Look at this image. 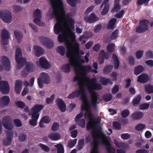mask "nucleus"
<instances>
[{
    "label": "nucleus",
    "instance_id": "39448f33",
    "mask_svg": "<svg viewBox=\"0 0 153 153\" xmlns=\"http://www.w3.org/2000/svg\"><path fill=\"white\" fill-rule=\"evenodd\" d=\"M15 59L18 66L19 68L24 66L25 63L26 70L28 72H33L35 68L34 64L32 62H28L26 63V59L22 57V53L21 50L19 48L16 49L15 53Z\"/></svg>",
    "mask_w": 153,
    "mask_h": 153
},
{
    "label": "nucleus",
    "instance_id": "7ed1b4c3",
    "mask_svg": "<svg viewBox=\"0 0 153 153\" xmlns=\"http://www.w3.org/2000/svg\"><path fill=\"white\" fill-rule=\"evenodd\" d=\"M76 72V75L74 76L73 79L74 82L78 81L77 84L79 86V88L78 90H75L71 93L68 96V98L69 99H73L75 97H77L80 95V99L81 100L82 102L88 100L87 99V97L86 94L85 93L84 89V87L85 85V80L87 82L90 81V78L86 76H83L81 74L82 77L80 78L79 76L77 74Z\"/></svg>",
    "mask_w": 153,
    "mask_h": 153
},
{
    "label": "nucleus",
    "instance_id": "6e6d98bb",
    "mask_svg": "<svg viewBox=\"0 0 153 153\" xmlns=\"http://www.w3.org/2000/svg\"><path fill=\"white\" fill-rule=\"evenodd\" d=\"M150 0H138L137 1V4L139 5H142L144 4L145 5H147L148 4Z\"/></svg>",
    "mask_w": 153,
    "mask_h": 153
},
{
    "label": "nucleus",
    "instance_id": "864d4df0",
    "mask_svg": "<svg viewBox=\"0 0 153 153\" xmlns=\"http://www.w3.org/2000/svg\"><path fill=\"white\" fill-rule=\"evenodd\" d=\"M16 104L18 107L21 108H24L26 106L25 104L22 101H17L16 102Z\"/></svg>",
    "mask_w": 153,
    "mask_h": 153
},
{
    "label": "nucleus",
    "instance_id": "dca6fc26",
    "mask_svg": "<svg viewBox=\"0 0 153 153\" xmlns=\"http://www.w3.org/2000/svg\"><path fill=\"white\" fill-rule=\"evenodd\" d=\"M6 134L7 137L3 140V142L4 145L8 146L11 143L13 132V131H6Z\"/></svg>",
    "mask_w": 153,
    "mask_h": 153
},
{
    "label": "nucleus",
    "instance_id": "338daca9",
    "mask_svg": "<svg viewBox=\"0 0 153 153\" xmlns=\"http://www.w3.org/2000/svg\"><path fill=\"white\" fill-rule=\"evenodd\" d=\"M124 13V10H121L117 13L115 15V16L117 18L119 19L121 18Z\"/></svg>",
    "mask_w": 153,
    "mask_h": 153
},
{
    "label": "nucleus",
    "instance_id": "5701e85b",
    "mask_svg": "<svg viewBox=\"0 0 153 153\" xmlns=\"http://www.w3.org/2000/svg\"><path fill=\"white\" fill-rule=\"evenodd\" d=\"M22 83L21 80L18 79L16 81L14 88L15 91L17 94H19L22 89Z\"/></svg>",
    "mask_w": 153,
    "mask_h": 153
},
{
    "label": "nucleus",
    "instance_id": "aec40b11",
    "mask_svg": "<svg viewBox=\"0 0 153 153\" xmlns=\"http://www.w3.org/2000/svg\"><path fill=\"white\" fill-rule=\"evenodd\" d=\"M56 103L58 106L60 111L62 112H64L66 109V105L61 99L58 98L56 100Z\"/></svg>",
    "mask_w": 153,
    "mask_h": 153
},
{
    "label": "nucleus",
    "instance_id": "c85d7f7f",
    "mask_svg": "<svg viewBox=\"0 0 153 153\" xmlns=\"http://www.w3.org/2000/svg\"><path fill=\"white\" fill-rule=\"evenodd\" d=\"M42 80L45 84H48L49 82V76L48 74L42 73L40 74Z\"/></svg>",
    "mask_w": 153,
    "mask_h": 153
},
{
    "label": "nucleus",
    "instance_id": "2eb2a0df",
    "mask_svg": "<svg viewBox=\"0 0 153 153\" xmlns=\"http://www.w3.org/2000/svg\"><path fill=\"white\" fill-rule=\"evenodd\" d=\"M9 35L7 30L5 29H3L1 31V41L3 45H7L8 43Z\"/></svg>",
    "mask_w": 153,
    "mask_h": 153
},
{
    "label": "nucleus",
    "instance_id": "0e129e2a",
    "mask_svg": "<svg viewBox=\"0 0 153 153\" xmlns=\"http://www.w3.org/2000/svg\"><path fill=\"white\" fill-rule=\"evenodd\" d=\"M13 121L16 126L17 127H20L22 125L21 121L19 119H15L13 120Z\"/></svg>",
    "mask_w": 153,
    "mask_h": 153
},
{
    "label": "nucleus",
    "instance_id": "1a4fd4ad",
    "mask_svg": "<svg viewBox=\"0 0 153 153\" xmlns=\"http://www.w3.org/2000/svg\"><path fill=\"white\" fill-rule=\"evenodd\" d=\"M72 45H73L72 44ZM73 45L72 48H71V52L72 54V57L75 60V57H79V53L82 55L84 54V52L82 51H79V45L77 42H75L74 45Z\"/></svg>",
    "mask_w": 153,
    "mask_h": 153
},
{
    "label": "nucleus",
    "instance_id": "20e7f679",
    "mask_svg": "<svg viewBox=\"0 0 153 153\" xmlns=\"http://www.w3.org/2000/svg\"><path fill=\"white\" fill-rule=\"evenodd\" d=\"M91 85L88 86V89L90 93L91 99V103L92 106L95 107L97 103L98 96L96 92L94 90H100L102 88V85L99 83H97V79L95 78H92L90 81Z\"/></svg>",
    "mask_w": 153,
    "mask_h": 153
},
{
    "label": "nucleus",
    "instance_id": "a878e982",
    "mask_svg": "<svg viewBox=\"0 0 153 153\" xmlns=\"http://www.w3.org/2000/svg\"><path fill=\"white\" fill-rule=\"evenodd\" d=\"M48 137L50 139L52 140H57L60 139L61 135L57 133L53 132L48 134Z\"/></svg>",
    "mask_w": 153,
    "mask_h": 153
},
{
    "label": "nucleus",
    "instance_id": "58836bf2",
    "mask_svg": "<svg viewBox=\"0 0 153 153\" xmlns=\"http://www.w3.org/2000/svg\"><path fill=\"white\" fill-rule=\"evenodd\" d=\"M145 91L148 94L153 93V85L147 84L145 86Z\"/></svg>",
    "mask_w": 153,
    "mask_h": 153
},
{
    "label": "nucleus",
    "instance_id": "f03ea898",
    "mask_svg": "<svg viewBox=\"0 0 153 153\" xmlns=\"http://www.w3.org/2000/svg\"><path fill=\"white\" fill-rule=\"evenodd\" d=\"M65 44L67 50L66 56L69 59V63H67L62 67V70L65 73H69L70 71L71 65L74 67L75 73L78 72L82 75L85 76L88 72L91 71L92 68L91 66L89 65L83 66L80 63L76 65L74 59L72 57V54L70 49L73 47L72 43L69 42Z\"/></svg>",
    "mask_w": 153,
    "mask_h": 153
},
{
    "label": "nucleus",
    "instance_id": "a19ab883",
    "mask_svg": "<svg viewBox=\"0 0 153 153\" xmlns=\"http://www.w3.org/2000/svg\"><path fill=\"white\" fill-rule=\"evenodd\" d=\"M100 81L101 83L103 85H106L111 81V79L110 78H106L104 77H101L100 78Z\"/></svg>",
    "mask_w": 153,
    "mask_h": 153
},
{
    "label": "nucleus",
    "instance_id": "6e6552de",
    "mask_svg": "<svg viewBox=\"0 0 153 153\" xmlns=\"http://www.w3.org/2000/svg\"><path fill=\"white\" fill-rule=\"evenodd\" d=\"M149 21L145 19L140 22L139 26L137 28L136 32L138 33H143L145 32L148 29V24Z\"/></svg>",
    "mask_w": 153,
    "mask_h": 153
},
{
    "label": "nucleus",
    "instance_id": "423d86ee",
    "mask_svg": "<svg viewBox=\"0 0 153 153\" xmlns=\"http://www.w3.org/2000/svg\"><path fill=\"white\" fill-rule=\"evenodd\" d=\"M81 109L82 111L85 110L86 113L85 114V117H86L88 116L89 120L87 125L93 127V123L96 125L97 123H100V121L98 120L94 119V115L90 109V105L88 100L82 102Z\"/></svg>",
    "mask_w": 153,
    "mask_h": 153
},
{
    "label": "nucleus",
    "instance_id": "ddd939ff",
    "mask_svg": "<svg viewBox=\"0 0 153 153\" xmlns=\"http://www.w3.org/2000/svg\"><path fill=\"white\" fill-rule=\"evenodd\" d=\"M40 40L43 45L49 49L52 48L53 46V42L49 38L45 37H41Z\"/></svg>",
    "mask_w": 153,
    "mask_h": 153
},
{
    "label": "nucleus",
    "instance_id": "f704fd0d",
    "mask_svg": "<svg viewBox=\"0 0 153 153\" xmlns=\"http://www.w3.org/2000/svg\"><path fill=\"white\" fill-rule=\"evenodd\" d=\"M44 106L43 105L36 104L34 105L32 109V111L39 113L44 108Z\"/></svg>",
    "mask_w": 153,
    "mask_h": 153
},
{
    "label": "nucleus",
    "instance_id": "a211bd4d",
    "mask_svg": "<svg viewBox=\"0 0 153 153\" xmlns=\"http://www.w3.org/2000/svg\"><path fill=\"white\" fill-rule=\"evenodd\" d=\"M101 143L105 145L107 152L108 153H115L114 149L112 147L111 143L107 139L102 140Z\"/></svg>",
    "mask_w": 153,
    "mask_h": 153
},
{
    "label": "nucleus",
    "instance_id": "8fccbe9b",
    "mask_svg": "<svg viewBox=\"0 0 153 153\" xmlns=\"http://www.w3.org/2000/svg\"><path fill=\"white\" fill-rule=\"evenodd\" d=\"M103 98L105 101L108 102L112 100V95L111 94H105L103 96Z\"/></svg>",
    "mask_w": 153,
    "mask_h": 153
},
{
    "label": "nucleus",
    "instance_id": "cd10ccee",
    "mask_svg": "<svg viewBox=\"0 0 153 153\" xmlns=\"http://www.w3.org/2000/svg\"><path fill=\"white\" fill-rule=\"evenodd\" d=\"M34 49L36 51V55L37 56H40L43 53L44 51L40 47L35 45L34 46Z\"/></svg>",
    "mask_w": 153,
    "mask_h": 153
},
{
    "label": "nucleus",
    "instance_id": "5fc2aeb1",
    "mask_svg": "<svg viewBox=\"0 0 153 153\" xmlns=\"http://www.w3.org/2000/svg\"><path fill=\"white\" fill-rule=\"evenodd\" d=\"M121 9L120 4H114V7L112 9L111 11L114 12H117Z\"/></svg>",
    "mask_w": 153,
    "mask_h": 153
},
{
    "label": "nucleus",
    "instance_id": "bb28decb",
    "mask_svg": "<svg viewBox=\"0 0 153 153\" xmlns=\"http://www.w3.org/2000/svg\"><path fill=\"white\" fill-rule=\"evenodd\" d=\"M117 21V19L115 18H113L110 19L107 25V29L108 30L114 29Z\"/></svg>",
    "mask_w": 153,
    "mask_h": 153
},
{
    "label": "nucleus",
    "instance_id": "2f4dec72",
    "mask_svg": "<svg viewBox=\"0 0 153 153\" xmlns=\"http://www.w3.org/2000/svg\"><path fill=\"white\" fill-rule=\"evenodd\" d=\"M114 62V68L117 69L120 66V62L117 56L115 54H113L112 56Z\"/></svg>",
    "mask_w": 153,
    "mask_h": 153
},
{
    "label": "nucleus",
    "instance_id": "f3484780",
    "mask_svg": "<svg viewBox=\"0 0 153 153\" xmlns=\"http://www.w3.org/2000/svg\"><path fill=\"white\" fill-rule=\"evenodd\" d=\"M99 19V18L94 13H91L88 17H85L84 20L86 22L90 23L94 22Z\"/></svg>",
    "mask_w": 153,
    "mask_h": 153
},
{
    "label": "nucleus",
    "instance_id": "72a5a7b5",
    "mask_svg": "<svg viewBox=\"0 0 153 153\" xmlns=\"http://www.w3.org/2000/svg\"><path fill=\"white\" fill-rule=\"evenodd\" d=\"M132 118L135 120L141 118L143 116V114L142 112H136L131 114Z\"/></svg>",
    "mask_w": 153,
    "mask_h": 153
},
{
    "label": "nucleus",
    "instance_id": "de8ad7c7",
    "mask_svg": "<svg viewBox=\"0 0 153 153\" xmlns=\"http://www.w3.org/2000/svg\"><path fill=\"white\" fill-rule=\"evenodd\" d=\"M55 95H52L50 98H47L46 99V102L48 104H51L54 101L55 98Z\"/></svg>",
    "mask_w": 153,
    "mask_h": 153
},
{
    "label": "nucleus",
    "instance_id": "9b49d317",
    "mask_svg": "<svg viewBox=\"0 0 153 153\" xmlns=\"http://www.w3.org/2000/svg\"><path fill=\"white\" fill-rule=\"evenodd\" d=\"M41 11L39 9H36L34 13V19L33 20V22L40 26H42L43 25V24L41 20Z\"/></svg>",
    "mask_w": 153,
    "mask_h": 153
},
{
    "label": "nucleus",
    "instance_id": "e2e57ef3",
    "mask_svg": "<svg viewBox=\"0 0 153 153\" xmlns=\"http://www.w3.org/2000/svg\"><path fill=\"white\" fill-rule=\"evenodd\" d=\"M145 125L140 123L138 124L135 127V129L138 131H140L145 127Z\"/></svg>",
    "mask_w": 153,
    "mask_h": 153
},
{
    "label": "nucleus",
    "instance_id": "c9c22d12",
    "mask_svg": "<svg viewBox=\"0 0 153 153\" xmlns=\"http://www.w3.org/2000/svg\"><path fill=\"white\" fill-rule=\"evenodd\" d=\"M57 52L59 53L61 56H63L65 53V48L63 46H59L56 49Z\"/></svg>",
    "mask_w": 153,
    "mask_h": 153
},
{
    "label": "nucleus",
    "instance_id": "bf43d9fd",
    "mask_svg": "<svg viewBox=\"0 0 153 153\" xmlns=\"http://www.w3.org/2000/svg\"><path fill=\"white\" fill-rule=\"evenodd\" d=\"M144 52L143 50H139L137 51L136 53V56L138 59H140L142 56Z\"/></svg>",
    "mask_w": 153,
    "mask_h": 153
},
{
    "label": "nucleus",
    "instance_id": "052dcab7",
    "mask_svg": "<svg viewBox=\"0 0 153 153\" xmlns=\"http://www.w3.org/2000/svg\"><path fill=\"white\" fill-rule=\"evenodd\" d=\"M79 123V125L82 128H84L85 126V120L84 118H82L76 121Z\"/></svg>",
    "mask_w": 153,
    "mask_h": 153
},
{
    "label": "nucleus",
    "instance_id": "393cba45",
    "mask_svg": "<svg viewBox=\"0 0 153 153\" xmlns=\"http://www.w3.org/2000/svg\"><path fill=\"white\" fill-rule=\"evenodd\" d=\"M14 33L17 42L19 44L20 43L23 37L22 33L19 30H15Z\"/></svg>",
    "mask_w": 153,
    "mask_h": 153
},
{
    "label": "nucleus",
    "instance_id": "7c9ffc66",
    "mask_svg": "<svg viewBox=\"0 0 153 153\" xmlns=\"http://www.w3.org/2000/svg\"><path fill=\"white\" fill-rule=\"evenodd\" d=\"M141 100V97L140 95H137L133 100L132 104L133 106L135 107L137 106V105L140 102Z\"/></svg>",
    "mask_w": 153,
    "mask_h": 153
},
{
    "label": "nucleus",
    "instance_id": "ea45409f",
    "mask_svg": "<svg viewBox=\"0 0 153 153\" xmlns=\"http://www.w3.org/2000/svg\"><path fill=\"white\" fill-rule=\"evenodd\" d=\"M115 45L113 43H111L108 44L107 46V50L108 53H111L114 50Z\"/></svg>",
    "mask_w": 153,
    "mask_h": 153
},
{
    "label": "nucleus",
    "instance_id": "a18cd8bd",
    "mask_svg": "<svg viewBox=\"0 0 153 153\" xmlns=\"http://www.w3.org/2000/svg\"><path fill=\"white\" fill-rule=\"evenodd\" d=\"M18 139L20 142H23L27 140V137L24 134H21L19 136Z\"/></svg>",
    "mask_w": 153,
    "mask_h": 153
},
{
    "label": "nucleus",
    "instance_id": "69168bd1",
    "mask_svg": "<svg viewBox=\"0 0 153 153\" xmlns=\"http://www.w3.org/2000/svg\"><path fill=\"white\" fill-rule=\"evenodd\" d=\"M37 120L32 119L29 121V123L31 126H35L37 124Z\"/></svg>",
    "mask_w": 153,
    "mask_h": 153
},
{
    "label": "nucleus",
    "instance_id": "4468645a",
    "mask_svg": "<svg viewBox=\"0 0 153 153\" xmlns=\"http://www.w3.org/2000/svg\"><path fill=\"white\" fill-rule=\"evenodd\" d=\"M0 91L4 94H8L10 91V87L8 82L6 81H0Z\"/></svg>",
    "mask_w": 153,
    "mask_h": 153
},
{
    "label": "nucleus",
    "instance_id": "412c9836",
    "mask_svg": "<svg viewBox=\"0 0 153 153\" xmlns=\"http://www.w3.org/2000/svg\"><path fill=\"white\" fill-rule=\"evenodd\" d=\"M39 64L42 68L48 69L49 67V64L45 58L42 57L39 59Z\"/></svg>",
    "mask_w": 153,
    "mask_h": 153
},
{
    "label": "nucleus",
    "instance_id": "09e8293b",
    "mask_svg": "<svg viewBox=\"0 0 153 153\" xmlns=\"http://www.w3.org/2000/svg\"><path fill=\"white\" fill-rule=\"evenodd\" d=\"M67 3L72 7H75L77 3V0H66Z\"/></svg>",
    "mask_w": 153,
    "mask_h": 153
},
{
    "label": "nucleus",
    "instance_id": "79ce46f5",
    "mask_svg": "<svg viewBox=\"0 0 153 153\" xmlns=\"http://www.w3.org/2000/svg\"><path fill=\"white\" fill-rule=\"evenodd\" d=\"M77 141V139H76L69 140L68 142V147L69 148L73 147L76 144Z\"/></svg>",
    "mask_w": 153,
    "mask_h": 153
},
{
    "label": "nucleus",
    "instance_id": "e433bc0d",
    "mask_svg": "<svg viewBox=\"0 0 153 153\" xmlns=\"http://www.w3.org/2000/svg\"><path fill=\"white\" fill-rule=\"evenodd\" d=\"M113 66L112 65H109L105 67L103 70L104 74H107L110 73L111 71Z\"/></svg>",
    "mask_w": 153,
    "mask_h": 153
},
{
    "label": "nucleus",
    "instance_id": "4c0bfd02",
    "mask_svg": "<svg viewBox=\"0 0 153 153\" xmlns=\"http://www.w3.org/2000/svg\"><path fill=\"white\" fill-rule=\"evenodd\" d=\"M57 149V153H64V150L63 145L61 144H58L55 146Z\"/></svg>",
    "mask_w": 153,
    "mask_h": 153
},
{
    "label": "nucleus",
    "instance_id": "4be33fe9",
    "mask_svg": "<svg viewBox=\"0 0 153 153\" xmlns=\"http://www.w3.org/2000/svg\"><path fill=\"white\" fill-rule=\"evenodd\" d=\"M10 100L9 96H4L2 97L0 100V104L2 107L7 106L10 102Z\"/></svg>",
    "mask_w": 153,
    "mask_h": 153
},
{
    "label": "nucleus",
    "instance_id": "37998d69",
    "mask_svg": "<svg viewBox=\"0 0 153 153\" xmlns=\"http://www.w3.org/2000/svg\"><path fill=\"white\" fill-rule=\"evenodd\" d=\"M119 34V30H114L110 36V39L111 40L115 39H117L118 36Z\"/></svg>",
    "mask_w": 153,
    "mask_h": 153
},
{
    "label": "nucleus",
    "instance_id": "b1692460",
    "mask_svg": "<svg viewBox=\"0 0 153 153\" xmlns=\"http://www.w3.org/2000/svg\"><path fill=\"white\" fill-rule=\"evenodd\" d=\"M149 77L146 74H143L139 75L137 78V81L140 83H145L148 80Z\"/></svg>",
    "mask_w": 153,
    "mask_h": 153
},
{
    "label": "nucleus",
    "instance_id": "f8f14e48",
    "mask_svg": "<svg viewBox=\"0 0 153 153\" xmlns=\"http://www.w3.org/2000/svg\"><path fill=\"white\" fill-rule=\"evenodd\" d=\"M10 117L9 116H4L2 118V124L5 128L12 130L13 128L11 122Z\"/></svg>",
    "mask_w": 153,
    "mask_h": 153
},
{
    "label": "nucleus",
    "instance_id": "c03bdc74",
    "mask_svg": "<svg viewBox=\"0 0 153 153\" xmlns=\"http://www.w3.org/2000/svg\"><path fill=\"white\" fill-rule=\"evenodd\" d=\"M104 7L102 12V15L106 14L108 13L109 9V4H104Z\"/></svg>",
    "mask_w": 153,
    "mask_h": 153
},
{
    "label": "nucleus",
    "instance_id": "4d7b16f0",
    "mask_svg": "<svg viewBox=\"0 0 153 153\" xmlns=\"http://www.w3.org/2000/svg\"><path fill=\"white\" fill-rule=\"evenodd\" d=\"M59 127V123L56 122H55L53 124L51 127V130L53 131H56L58 130Z\"/></svg>",
    "mask_w": 153,
    "mask_h": 153
},
{
    "label": "nucleus",
    "instance_id": "774afa93",
    "mask_svg": "<svg viewBox=\"0 0 153 153\" xmlns=\"http://www.w3.org/2000/svg\"><path fill=\"white\" fill-rule=\"evenodd\" d=\"M146 56L149 58H152L153 57V51L149 50L146 53Z\"/></svg>",
    "mask_w": 153,
    "mask_h": 153
},
{
    "label": "nucleus",
    "instance_id": "6ab92c4d",
    "mask_svg": "<svg viewBox=\"0 0 153 153\" xmlns=\"http://www.w3.org/2000/svg\"><path fill=\"white\" fill-rule=\"evenodd\" d=\"M2 64L5 68L6 71H9L10 68V62L9 59L6 56H3L1 59Z\"/></svg>",
    "mask_w": 153,
    "mask_h": 153
},
{
    "label": "nucleus",
    "instance_id": "13d9d810",
    "mask_svg": "<svg viewBox=\"0 0 153 153\" xmlns=\"http://www.w3.org/2000/svg\"><path fill=\"white\" fill-rule=\"evenodd\" d=\"M32 116L31 118L32 119L37 120L39 117V114L38 112H36L32 111Z\"/></svg>",
    "mask_w": 153,
    "mask_h": 153
},
{
    "label": "nucleus",
    "instance_id": "680f3d73",
    "mask_svg": "<svg viewBox=\"0 0 153 153\" xmlns=\"http://www.w3.org/2000/svg\"><path fill=\"white\" fill-rule=\"evenodd\" d=\"M41 120L45 123H48L51 121V120L49 119V117L48 116L43 117L41 118Z\"/></svg>",
    "mask_w": 153,
    "mask_h": 153
},
{
    "label": "nucleus",
    "instance_id": "603ef678",
    "mask_svg": "<svg viewBox=\"0 0 153 153\" xmlns=\"http://www.w3.org/2000/svg\"><path fill=\"white\" fill-rule=\"evenodd\" d=\"M129 111L127 109L122 111L121 113V116L123 118L127 117L129 115Z\"/></svg>",
    "mask_w": 153,
    "mask_h": 153
},
{
    "label": "nucleus",
    "instance_id": "f257e3e1",
    "mask_svg": "<svg viewBox=\"0 0 153 153\" xmlns=\"http://www.w3.org/2000/svg\"><path fill=\"white\" fill-rule=\"evenodd\" d=\"M51 3L53 10L52 12H49L48 15L50 17L51 19L55 17L56 19L57 22L54 27V33L58 34L62 30L63 19L68 24L70 28H74L75 21L72 18V14L71 12L66 14L63 3L62 0H54Z\"/></svg>",
    "mask_w": 153,
    "mask_h": 153
},
{
    "label": "nucleus",
    "instance_id": "3c124183",
    "mask_svg": "<svg viewBox=\"0 0 153 153\" xmlns=\"http://www.w3.org/2000/svg\"><path fill=\"white\" fill-rule=\"evenodd\" d=\"M39 146L45 152H48L50 151V148L48 146L41 143L39 144Z\"/></svg>",
    "mask_w": 153,
    "mask_h": 153
},
{
    "label": "nucleus",
    "instance_id": "c756f323",
    "mask_svg": "<svg viewBox=\"0 0 153 153\" xmlns=\"http://www.w3.org/2000/svg\"><path fill=\"white\" fill-rule=\"evenodd\" d=\"M114 143L115 145L119 148L124 149L127 147V144L123 142H119L116 139L114 140Z\"/></svg>",
    "mask_w": 153,
    "mask_h": 153
},
{
    "label": "nucleus",
    "instance_id": "9d476101",
    "mask_svg": "<svg viewBox=\"0 0 153 153\" xmlns=\"http://www.w3.org/2000/svg\"><path fill=\"white\" fill-rule=\"evenodd\" d=\"M0 17L5 23H9L11 22V13L8 10H4L0 12Z\"/></svg>",
    "mask_w": 153,
    "mask_h": 153
},
{
    "label": "nucleus",
    "instance_id": "473e14b6",
    "mask_svg": "<svg viewBox=\"0 0 153 153\" xmlns=\"http://www.w3.org/2000/svg\"><path fill=\"white\" fill-rule=\"evenodd\" d=\"M144 70V67L142 65H138L136 67L134 71V74L137 75L140 74Z\"/></svg>",
    "mask_w": 153,
    "mask_h": 153
},
{
    "label": "nucleus",
    "instance_id": "49530a36",
    "mask_svg": "<svg viewBox=\"0 0 153 153\" xmlns=\"http://www.w3.org/2000/svg\"><path fill=\"white\" fill-rule=\"evenodd\" d=\"M84 146V140L81 139L79 140L78 141L77 149L78 150H81L82 149Z\"/></svg>",
    "mask_w": 153,
    "mask_h": 153
},
{
    "label": "nucleus",
    "instance_id": "0eeeda50",
    "mask_svg": "<svg viewBox=\"0 0 153 153\" xmlns=\"http://www.w3.org/2000/svg\"><path fill=\"white\" fill-rule=\"evenodd\" d=\"M91 136L93 139L94 143L93 149L90 153H99L98 151V146L100 142L97 140L102 138L101 135L103 134V132L101 129H98L97 131H92L91 132Z\"/></svg>",
    "mask_w": 153,
    "mask_h": 153
}]
</instances>
